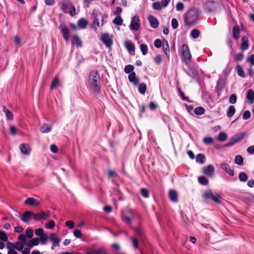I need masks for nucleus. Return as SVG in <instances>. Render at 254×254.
<instances>
[{"mask_svg":"<svg viewBox=\"0 0 254 254\" xmlns=\"http://www.w3.org/2000/svg\"><path fill=\"white\" fill-rule=\"evenodd\" d=\"M200 13V10L197 8H190L184 14L185 24L190 27L195 25L198 19Z\"/></svg>","mask_w":254,"mask_h":254,"instance_id":"obj_1","label":"nucleus"},{"mask_svg":"<svg viewBox=\"0 0 254 254\" xmlns=\"http://www.w3.org/2000/svg\"><path fill=\"white\" fill-rule=\"evenodd\" d=\"M89 84L92 90L99 94L101 92V81L100 74L97 70L92 71L89 76Z\"/></svg>","mask_w":254,"mask_h":254,"instance_id":"obj_2","label":"nucleus"},{"mask_svg":"<svg viewBox=\"0 0 254 254\" xmlns=\"http://www.w3.org/2000/svg\"><path fill=\"white\" fill-rule=\"evenodd\" d=\"M181 59L183 62L187 64L191 59V55L189 46L187 44H183L181 48Z\"/></svg>","mask_w":254,"mask_h":254,"instance_id":"obj_3","label":"nucleus"},{"mask_svg":"<svg viewBox=\"0 0 254 254\" xmlns=\"http://www.w3.org/2000/svg\"><path fill=\"white\" fill-rule=\"evenodd\" d=\"M127 214H126L125 213L122 214L121 218L125 223L131 226L132 221L135 219L136 216H137V214L132 209H129L127 211Z\"/></svg>","mask_w":254,"mask_h":254,"instance_id":"obj_4","label":"nucleus"},{"mask_svg":"<svg viewBox=\"0 0 254 254\" xmlns=\"http://www.w3.org/2000/svg\"><path fill=\"white\" fill-rule=\"evenodd\" d=\"M219 7V3L213 0L207 1L204 4V9L208 12L215 11Z\"/></svg>","mask_w":254,"mask_h":254,"instance_id":"obj_5","label":"nucleus"},{"mask_svg":"<svg viewBox=\"0 0 254 254\" xmlns=\"http://www.w3.org/2000/svg\"><path fill=\"white\" fill-rule=\"evenodd\" d=\"M246 133L245 132H242L241 133H237L235 134L230 139L229 141L226 144H225V146L226 147H230L233 146L239 141L243 139Z\"/></svg>","mask_w":254,"mask_h":254,"instance_id":"obj_6","label":"nucleus"},{"mask_svg":"<svg viewBox=\"0 0 254 254\" xmlns=\"http://www.w3.org/2000/svg\"><path fill=\"white\" fill-rule=\"evenodd\" d=\"M101 41L105 45L106 47L109 49H111L113 44L112 37L110 36L108 33H104L101 37Z\"/></svg>","mask_w":254,"mask_h":254,"instance_id":"obj_7","label":"nucleus"},{"mask_svg":"<svg viewBox=\"0 0 254 254\" xmlns=\"http://www.w3.org/2000/svg\"><path fill=\"white\" fill-rule=\"evenodd\" d=\"M203 196L205 198L210 199L216 203H220V196L218 194L214 195L211 190H208L203 192Z\"/></svg>","mask_w":254,"mask_h":254,"instance_id":"obj_8","label":"nucleus"},{"mask_svg":"<svg viewBox=\"0 0 254 254\" xmlns=\"http://www.w3.org/2000/svg\"><path fill=\"white\" fill-rule=\"evenodd\" d=\"M59 29L62 34L63 38L66 41H68L70 38L69 31L64 22H61Z\"/></svg>","mask_w":254,"mask_h":254,"instance_id":"obj_9","label":"nucleus"},{"mask_svg":"<svg viewBox=\"0 0 254 254\" xmlns=\"http://www.w3.org/2000/svg\"><path fill=\"white\" fill-rule=\"evenodd\" d=\"M49 239L53 243L51 247L52 250H55L56 247H59L60 246V243L61 239L57 236V234L55 233H52L50 234Z\"/></svg>","mask_w":254,"mask_h":254,"instance_id":"obj_10","label":"nucleus"},{"mask_svg":"<svg viewBox=\"0 0 254 254\" xmlns=\"http://www.w3.org/2000/svg\"><path fill=\"white\" fill-rule=\"evenodd\" d=\"M139 21L140 19L138 16L135 15L132 17L130 25V29L134 31L138 30L140 28Z\"/></svg>","mask_w":254,"mask_h":254,"instance_id":"obj_11","label":"nucleus"},{"mask_svg":"<svg viewBox=\"0 0 254 254\" xmlns=\"http://www.w3.org/2000/svg\"><path fill=\"white\" fill-rule=\"evenodd\" d=\"M33 215V212L26 211L23 213L22 215L20 217V218L23 222L29 224L30 222V218Z\"/></svg>","mask_w":254,"mask_h":254,"instance_id":"obj_12","label":"nucleus"},{"mask_svg":"<svg viewBox=\"0 0 254 254\" xmlns=\"http://www.w3.org/2000/svg\"><path fill=\"white\" fill-rule=\"evenodd\" d=\"M50 211H48L47 213L43 211H41V213L34 214L33 215L34 218L35 220H40L41 219H46L50 217Z\"/></svg>","mask_w":254,"mask_h":254,"instance_id":"obj_13","label":"nucleus"},{"mask_svg":"<svg viewBox=\"0 0 254 254\" xmlns=\"http://www.w3.org/2000/svg\"><path fill=\"white\" fill-rule=\"evenodd\" d=\"M133 229L139 239L141 241H143L145 239V234L143 228L140 226H138L137 227L133 228Z\"/></svg>","mask_w":254,"mask_h":254,"instance_id":"obj_14","label":"nucleus"},{"mask_svg":"<svg viewBox=\"0 0 254 254\" xmlns=\"http://www.w3.org/2000/svg\"><path fill=\"white\" fill-rule=\"evenodd\" d=\"M24 203L31 206H38L40 204L39 201L33 197H28L24 201Z\"/></svg>","mask_w":254,"mask_h":254,"instance_id":"obj_15","label":"nucleus"},{"mask_svg":"<svg viewBox=\"0 0 254 254\" xmlns=\"http://www.w3.org/2000/svg\"><path fill=\"white\" fill-rule=\"evenodd\" d=\"M128 79L130 82L133 84L134 85H137L139 81V79L138 77L136 76L135 72H132L129 74L128 76Z\"/></svg>","mask_w":254,"mask_h":254,"instance_id":"obj_16","label":"nucleus"},{"mask_svg":"<svg viewBox=\"0 0 254 254\" xmlns=\"http://www.w3.org/2000/svg\"><path fill=\"white\" fill-rule=\"evenodd\" d=\"M148 20L150 24V26L153 28H156L158 27L159 22L157 19L152 15L148 16Z\"/></svg>","mask_w":254,"mask_h":254,"instance_id":"obj_17","label":"nucleus"},{"mask_svg":"<svg viewBox=\"0 0 254 254\" xmlns=\"http://www.w3.org/2000/svg\"><path fill=\"white\" fill-rule=\"evenodd\" d=\"M249 46L248 36H245L242 38V43L241 44V49L242 51L247 50Z\"/></svg>","mask_w":254,"mask_h":254,"instance_id":"obj_18","label":"nucleus"},{"mask_svg":"<svg viewBox=\"0 0 254 254\" xmlns=\"http://www.w3.org/2000/svg\"><path fill=\"white\" fill-rule=\"evenodd\" d=\"M214 171V168L212 165H208V166L203 167V174L211 176L213 174Z\"/></svg>","mask_w":254,"mask_h":254,"instance_id":"obj_19","label":"nucleus"},{"mask_svg":"<svg viewBox=\"0 0 254 254\" xmlns=\"http://www.w3.org/2000/svg\"><path fill=\"white\" fill-rule=\"evenodd\" d=\"M220 166L221 168L229 174L230 176H233L234 175V171L230 169V166L228 164L222 163L220 164Z\"/></svg>","mask_w":254,"mask_h":254,"instance_id":"obj_20","label":"nucleus"},{"mask_svg":"<svg viewBox=\"0 0 254 254\" xmlns=\"http://www.w3.org/2000/svg\"><path fill=\"white\" fill-rule=\"evenodd\" d=\"M240 29L239 25H234L232 29L233 38L236 40H238L240 37Z\"/></svg>","mask_w":254,"mask_h":254,"instance_id":"obj_21","label":"nucleus"},{"mask_svg":"<svg viewBox=\"0 0 254 254\" xmlns=\"http://www.w3.org/2000/svg\"><path fill=\"white\" fill-rule=\"evenodd\" d=\"M246 98L249 104H253L254 102V91L252 89L248 90Z\"/></svg>","mask_w":254,"mask_h":254,"instance_id":"obj_22","label":"nucleus"},{"mask_svg":"<svg viewBox=\"0 0 254 254\" xmlns=\"http://www.w3.org/2000/svg\"><path fill=\"white\" fill-rule=\"evenodd\" d=\"M85 254H108L106 249L104 248H100L97 250L87 252Z\"/></svg>","mask_w":254,"mask_h":254,"instance_id":"obj_23","label":"nucleus"},{"mask_svg":"<svg viewBox=\"0 0 254 254\" xmlns=\"http://www.w3.org/2000/svg\"><path fill=\"white\" fill-rule=\"evenodd\" d=\"M20 149L22 153L25 155H29L30 152V148L28 144L23 143L20 146Z\"/></svg>","mask_w":254,"mask_h":254,"instance_id":"obj_24","label":"nucleus"},{"mask_svg":"<svg viewBox=\"0 0 254 254\" xmlns=\"http://www.w3.org/2000/svg\"><path fill=\"white\" fill-rule=\"evenodd\" d=\"M125 45L126 49L129 52H133L134 53V44L130 41H127L125 43Z\"/></svg>","mask_w":254,"mask_h":254,"instance_id":"obj_25","label":"nucleus"},{"mask_svg":"<svg viewBox=\"0 0 254 254\" xmlns=\"http://www.w3.org/2000/svg\"><path fill=\"white\" fill-rule=\"evenodd\" d=\"M169 197L170 200L174 202L178 201V195L177 192L175 190H170L169 192Z\"/></svg>","mask_w":254,"mask_h":254,"instance_id":"obj_26","label":"nucleus"},{"mask_svg":"<svg viewBox=\"0 0 254 254\" xmlns=\"http://www.w3.org/2000/svg\"><path fill=\"white\" fill-rule=\"evenodd\" d=\"M71 43L72 44H75L78 47H80L82 45L81 40L76 35L73 36V40L71 41Z\"/></svg>","mask_w":254,"mask_h":254,"instance_id":"obj_27","label":"nucleus"},{"mask_svg":"<svg viewBox=\"0 0 254 254\" xmlns=\"http://www.w3.org/2000/svg\"><path fill=\"white\" fill-rule=\"evenodd\" d=\"M39 241L40 240L38 238H35L30 240L27 244V245L29 248H32L34 246H38L39 244Z\"/></svg>","mask_w":254,"mask_h":254,"instance_id":"obj_28","label":"nucleus"},{"mask_svg":"<svg viewBox=\"0 0 254 254\" xmlns=\"http://www.w3.org/2000/svg\"><path fill=\"white\" fill-rule=\"evenodd\" d=\"M52 129V127L51 125H49L47 124H44L41 127L40 131L42 133H48L51 131Z\"/></svg>","mask_w":254,"mask_h":254,"instance_id":"obj_29","label":"nucleus"},{"mask_svg":"<svg viewBox=\"0 0 254 254\" xmlns=\"http://www.w3.org/2000/svg\"><path fill=\"white\" fill-rule=\"evenodd\" d=\"M88 24V21L84 18H80L78 21V26L82 29L85 28Z\"/></svg>","mask_w":254,"mask_h":254,"instance_id":"obj_30","label":"nucleus"},{"mask_svg":"<svg viewBox=\"0 0 254 254\" xmlns=\"http://www.w3.org/2000/svg\"><path fill=\"white\" fill-rule=\"evenodd\" d=\"M205 157L204 154L200 153L196 155V161L201 164H203L205 162Z\"/></svg>","mask_w":254,"mask_h":254,"instance_id":"obj_31","label":"nucleus"},{"mask_svg":"<svg viewBox=\"0 0 254 254\" xmlns=\"http://www.w3.org/2000/svg\"><path fill=\"white\" fill-rule=\"evenodd\" d=\"M113 23L117 25L121 26L123 23V20L121 16H117L113 20Z\"/></svg>","mask_w":254,"mask_h":254,"instance_id":"obj_32","label":"nucleus"},{"mask_svg":"<svg viewBox=\"0 0 254 254\" xmlns=\"http://www.w3.org/2000/svg\"><path fill=\"white\" fill-rule=\"evenodd\" d=\"M147 90V86L146 84L142 83L139 85L138 91L141 94H144Z\"/></svg>","mask_w":254,"mask_h":254,"instance_id":"obj_33","label":"nucleus"},{"mask_svg":"<svg viewBox=\"0 0 254 254\" xmlns=\"http://www.w3.org/2000/svg\"><path fill=\"white\" fill-rule=\"evenodd\" d=\"M235 112L236 110L235 107L233 105H231L229 107L227 115L228 117H231L234 115Z\"/></svg>","mask_w":254,"mask_h":254,"instance_id":"obj_34","label":"nucleus"},{"mask_svg":"<svg viewBox=\"0 0 254 254\" xmlns=\"http://www.w3.org/2000/svg\"><path fill=\"white\" fill-rule=\"evenodd\" d=\"M59 83V80L58 77V76H55V77L52 80L50 88L51 90H53V89L55 88L58 86Z\"/></svg>","mask_w":254,"mask_h":254,"instance_id":"obj_35","label":"nucleus"},{"mask_svg":"<svg viewBox=\"0 0 254 254\" xmlns=\"http://www.w3.org/2000/svg\"><path fill=\"white\" fill-rule=\"evenodd\" d=\"M3 111L5 113L7 119L9 120L13 119V115L11 111H10L8 109H6L5 107H3Z\"/></svg>","mask_w":254,"mask_h":254,"instance_id":"obj_36","label":"nucleus"},{"mask_svg":"<svg viewBox=\"0 0 254 254\" xmlns=\"http://www.w3.org/2000/svg\"><path fill=\"white\" fill-rule=\"evenodd\" d=\"M205 110L202 107H196L194 110V113L195 115H202L204 114Z\"/></svg>","mask_w":254,"mask_h":254,"instance_id":"obj_37","label":"nucleus"},{"mask_svg":"<svg viewBox=\"0 0 254 254\" xmlns=\"http://www.w3.org/2000/svg\"><path fill=\"white\" fill-rule=\"evenodd\" d=\"M236 70H237L238 74L240 76H241L242 77H244L245 76V74L244 73V71L242 66L241 65H237Z\"/></svg>","mask_w":254,"mask_h":254,"instance_id":"obj_38","label":"nucleus"},{"mask_svg":"<svg viewBox=\"0 0 254 254\" xmlns=\"http://www.w3.org/2000/svg\"><path fill=\"white\" fill-rule=\"evenodd\" d=\"M140 49L143 55H146L148 53V47L145 44H141L140 45Z\"/></svg>","mask_w":254,"mask_h":254,"instance_id":"obj_39","label":"nucleus"},{"mask_svg":"<svg viewBox=\"0 0 254 254\" xmlns=\"http://www.w3.org/2000/svg\"><path fill=\"white\" fill-rule=\"evenodd\" d=\"M198 182L202 185H207L208 184V181L206 178L204 176H200L198 178Z\"/></svg>","mask_w":254,"mask_h":254,"instance_id":"obj_40","label":"nucleus"},{"mask_svg":"<svg viewBox=\"0 0 254 254\" xmlns=\"http://www.w3.org/2000/svg\"><path fill=\"white\" fill-rule=\"evenodd\" d=\"M244 162V159L243 157L241 155H237L235 159V163L238 165H241L243 164Z\"/></svg>","mask_w":254,"mask_h":254,"instance_id":"obj_41","label":"nucleus"},{"mask_svg":"<svg viewBox=\"0 0 254 254\" xmlns=\"http://www.w3.org/2000/svg\"><path fill=\"white\" fill-rule=\"evenodd\" d=\"M190 35L193 39H196L199 36L200 32L198 29H194L191 31Z\"/></svg>","mask_w":254,"mask_h":254,"instance_id":"obj_42","label":"nucleus"},{"mask_svg":"<svg viewBox=\"0 0 254 254\" xmlns=\"http://www.w3.org/2000/svg\"><path fill=\"white\" fill-rule=\"evenodd\" d=\"M133 69H134V66L132 65L128 64L125 66L124 71L126 73L130 74L132 72H133Z\"/></svg>","mask_w":254,"mask_h":254,"instance_id":"obj_43","label":"nucleus"},{"mask_svg":"<svg viewBox=\"0 0 254 254\" xmlns=\"http://www.w3.org/2000/svg\"><path fill=\"white\" fill-rule=\"evenodd\" d=\"M0 240L3 242L7 241L8 237L4 231H0Z\"/></svg>","mask_w":254,"mask_h":254,"instance_id":"obj_44","label":"nucleus"},{"mask_svg":"<svg viewBox=\"0 0 254 254\" xmlns=\"http://www.w3.org/2000/svg\"><path fill=\"white\" fill-rule=\"evenodd\" d=\"M239 179L241 182H246L248 180V176L244 172H241L239 175Z\"/></svg>","mask_w":254,"mask_h":254,"instance_id":"obj_45","label":"nucleus"},{"mask_svg":"<svg viewBox=\"0 0 254 254\" xmlns=\"http://www.w3.org/2000/svg\"><path fill=\"white\" fill-rule=\"evenodd\" d=\"M55 226V223L53 220H50L45 224V227L47 229H52Z\"/></svg>","mask_w":254,"mask_h":254,"instance_id":"obj_46","label":"nucleus"},{"mask_svg":"<svg viewBox=\"0 0 254 254\" xmlns=\"http://www.w3.org/2000/svg\"><path fill=\"white\" fill-rule=\"evenodd\" d=\"M213 138L211 137L210 136H206L203 138V142L205 144H211L213 143Z\"/></svg>","mask_w":254,"mask_h":254,"instance_id":"obj_47","label":"nucleus"},{"mask_svg":"<svg viewBox=\"0 0 254 254\" xmlns=\"http://www.w3.org/2000/svg\"><path fill=\"white\" fill-rule=\"evenodd\" d=\"M227 134L224 132H221L219 134L218 139L220 141H224L227 139Z\"/></svg>","mask_w":254,"mask_h":254,"instance_id":"obj_48","label":"nucleus"},{"mask_svg":"<svg viewBox=\"0 0 254 254\" xmlns=\"http://www.w3.org/2000/svg\"><path fill=\"white\" fill-rule=\"evenodd\" d=\"M152 7L153 9L155 10H160L163 6H162L161 3L159 1H157L153 3Z\"/></svg>","mask_w":254,"mask_h":254,"instance_id":"obj_49","label":"nucleus"},{"mask_svg":"<svg viewBox=\"0 0 254 254\" xmlns=\"http://www.w3.org/2000/svg\"><path fill=\"white\" fill-rule=\"evenodd\" d=\"M109 231L110 232V233L115 237H117L119 234H122V233H124V234L127 236H128V232L126 231H124V230H121L120 231H119L117 233H115L113 231H112V230H109Z\"/></svg>","mask_w":254,"mask_h":254,"instance_id":"obj_50","label":"nucleus"},{"mask_svg":"<svg viewBox=\"0 0 254 254\" xmlns=\"http://www.w3.org/2000/svg\"><path fill=\"white\" fill-rule=\"evenodd\" d=\"M15 245V249H16L19 252L22 251L24 247V245L22 243H20V242H16Z\"/></svg>","mask_w":254,"mask_h":254,"instance_id":"obj_51","label":"nucleus"},{"mask_svg":"<svg viewBox=\"0 0 254 254\" xmlns=\"http://www.w3.org/2000/svg\"><path fill=\"white\" fill-rule=\"evenodd\" d=\"M141 195L145 198H147L149 197V193L147 189L145 188H142L141 189L140 191Z\"/></svg>","mask_w":254,"mask_h":254,"instance_id":"obj_52","label":"nucleus"},{"mask_svg":"<svg viewBox=\"0 0 254 254\" xmlns=\"http://www.w3.org/2000/svg\"><path fill=\"white\" fill-rule=\"evenodd\" d=\"M26 236L29 238H32L33 236V231L30 228H28L25 231Z\"/></svg>","mask_w":254,"mask_h":254,"instance_id":"obj_53","label":"nucleus"},{"mask_svg":"<svg viewBox=\"0 0 254 254\" xmlns=\"http://www.w3.org/2000/svg\"><path fill=\"white\" fill-rule=\"evenodd\" d=\"M251 116V112L248 111H245L243 114V119L244 120H248Z\"/></svg>","mask_w":254,"mask_h":254,"instance_id":"obj_54","label":"nucleus"},{"mask_svg":"<svg viewBox=\"0 0 254 254\" xmlns=\"http://www.w3.org/2000/svg\"><path fill=\"white\" fill-rule=\"evenodd\" d=\"M132 243L133 247L134 249L138 248V242L137 237H134L132 238Z\"/></svg>","mask_w":254,"mask_h":254,"instance_id":"obj_55","label":"nucleus"},{"mask_svg":"<svg viewBox=\"0 0 254 254\" xmlns=\"http://www.w3.org/2000/svg\"><path fill=\"white\" fill-rule=\"evenodd\" d=\"M35 234L40 237L45 235L44 230L42 228H38L35 230Z\"/></svg>","mask_w":254,"mask_h":254,"instance_id":"obj_56","label":"nucleus"},{"mask_svg":"<svg viewBox=\"0 0 254 254\" xmlns=\"http://www.w3.org/2000/svg\"><path fill=\"white\" fill-rule=\"evenodd\" d=\"M40 240L41 242V244L42 245H45L46 244V241H47L48 239V237L46 234H45L44 235L40 237Z\"/></svg>","mask_w":254,"mask_h":254,"instance_id":"obj_57","label":"nucleus"},{"mask_svg":"<svg viewBox=\"0 0 254 254\" xmlns=\"http://www.w3.org/2000/svg\"><path fill=\"white\" fill-rule=\"evenodd\" d=\"M171 25H172V28L173 29H175L178 28V22L176 18H173L172 19Z\"/></svg>","mask_w":254,"mask_h":254,"instance_id":"obj_58","label":"nucleus"},{"mask_svg":"<svg viewBox=\"0 0 254 254\" xmlns=\"http://www.w3.org/2000/svg\"><path fill=\"white\" fill-rule=\"evenodd\" d=\"M74 236L77 238H80L82 236V233L80 230L75 229L73 231Z\"/></svg>","mask_w":254,"mask_h":254,"instance_id":"obj_59","label":"nucleus"},{"mask_svg":"<svg viewBox=\"0 0 254 254\" xmlns=\"http://www.w3.org/2000/svg\"><path fill=\"white\" fill-rule=\"evenodd\" d=\"M229 101L232 104L236 103L237 101V96L236 95L234 94H232L229 98Z\"/></svg>","mask_w":254,"mask_h":254,"instance_id":"obj_60","label":"nucleus"},{"mask_svg":"<svg viewBox=\"0 0 254 254\" xmlns=\"http://www.w3.org/2000/svg\"><path fill=\"white\" fill-rule=\"evenodd\" d=\"M158 107V105L153 101H151L149 104V108L151 110H154Z\"/></svg>","mask_w":254,"mask_h":254,"instance_id":"obj_61","label":"nucleus"},{"mask_svg":"<svg viewBox=\"0 0 254 254\" xmlns=\"http://www.w3.org/2000/svg\"><path fill=\"white\" fill-rule=\"evenodd\" d=\"M154 61L156 64H159L162 61V58L161 56L159 55L156 56L154 58Z\"/></svg>","mask_w":254,"mask_h":254,"instance_id":"obj_62","label":"nucleus"},{"mask_svg":"<svg viewBox=\"0 0 254 254\" xmlns=\"http://www.w3.org/2000/svg\"><path fill=\"white\" fill-rule=\"evenodd\" d=\"M184 8V5L182 2H178L176 4V9L178 11L183 10Z\"/></svg>","mask_w":254,"mask_h":254,"instance_id":"obj_63","label":"nucleus"},{"mask_svg":"<svg viewBox=\"0 0 254 254\" xmlns=\"http://www.w3.org/2000/svg\"><path fill=\"white\" fill-rule=\"evenodd\" d=\"M247 61L252 65H254V54L251 55L250 57L248 58Z\"/></svg>","mask_w":254,"mask_h":254,"instance_id":"obj_64","label":"nucleus"}]
</instances>
